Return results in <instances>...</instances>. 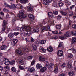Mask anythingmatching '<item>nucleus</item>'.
Instances as JSON below:
<instances>
[{"mask_svg":"<svg viewBox=\"0 0 76 76\" xmlns=\"http://www.w3.org/2000/svg\"><path fill=\"white\" fill-rule=\"evenodd\" d=\"M47 50L49 52H52L53 51V48L51 46H49L47 48Z\"/></svg>","mask_w":76,"mask_h":76,"instance_id":"obj_19","label":"nucleus"},{"mask_svg":"<svg viewBox=\"0 0 76 76\" xmlns=\"http://www.w3.org/2000/svg\"><path fill=\"white\" fill-rule=\"evenodd\" d=\"M19 67L20 69V70H23L25 69L23 66H22L20 65L19 66Z\"/></svg>","mask_w":76,"mask_h":76,"instance_id":"obj_46","label":"nucleus"},{"mask_svg":"<svg viewBox=\"0 0 76 76\" xmlns=\"http://www.w3.org/2000/svg\"><path fill=\"white\" fill-rule=\"evenodd\" d=\"M43 3L45 5H48V3L47 1L46 0H44L43 1Z\"/></svg>","mask_w":76,"mask_h":76,"instance_id":"obj_31","label":"nucleus"},{"mask_svg":"<svg viewBox=\"0 0 76 76\" xmlns=\"http://www.w3.org/2000/svg\"><path fill=\"white\" fill-rule=\"evenodd\" d=\"M56 29H60L61 28V25L60 24L58 25H56Z\"/></svg>","mask_w":76,"mask_h":76,"instance_id":"obj_41","label":"nucleus"},{"mask_svg":"<svg viewBox=\"0 0 76 76\" xmlns=\"http://www.w3.org/2000/svg\"><path fill=\"white\" fill-rule=\"evenodd\" d=\"M17 53L18 55H23V53L22 51L19 50H17Z\"/></svg>","mask_w":76,"mask_h":76,"instance_id":"obj_23","label":"nucleus"},{"mask_svg":"<svg viewBox=\"0 0 76 76\" xmlns=\"http://www.w3.org/2000/svg\"><path fill=\"white\" fill-rule=\"evenodd\" d=\"M60 76H66V74L64 73H62L61 74H60Z\"/></svg>","mask_w":76,"mask_h":76,"instance_id":"obj_64","label":"nucleus"},{"mask_svg":"<svg viewBox=\"0 0 76 76\" xmlns=\"http://www.w3.org/2000/svg\"><path fill=\"white\" fill-rule=\"evenodd\" d=\"M57 55L59 57H62L63 56V51L61 50H59L57 53Z\"/></svg>","mask_w":76,"mask_h":76,"instance_id":"obj_6","label":"nucleus"},{"mask_svg":"<svg viewBox=\"0 0 76 76\" xmlns=\"http://www.w3.org/2000/svg\"><path fill=\"white\" fill-rule=\"evenodd\" d=\"M52 39H58V37L55 36L52 38Z\"/></svg>","mask_w":76,"mask_h":76,"instance_id":"obj_58","label":"nucleus"},{"mask_svg":"<svg viewBox=\"0 0 76 76\" xmlns=\"http://www.w3.org/2000/svg\"><path fill=\"white\" fill-rule=\"evenodd\" d=\"M14 35L16 36L18 35H19V32H14Z\"/></svg>","mask_w":76,"mask_h":76,"instance_id":"obj_62","label":"nucleus"},{"mask_svg":"<svg viewBox=\"0 0 76 76\" xmlns=\"http://www.w3.org/2000/svg\"><path fill=\"white\" fill-rule=\"evenodd\" d=\"M30 30L31 31V32H39V28H31Z\"/></svg>","mask_w":76,"mask_h":76,"instance_id":"obj_7","label":"nucleus"},{"mask_svg":"<svg viewBox=\"0 0 76 76\" xmlns=\"http://www.w3.org/2000/svg\"><path fill=\"white\" fill-rule=\"evenodd\" d=\"M4 70V68L2 66H0V70L2 72V71Z\"/></svg>","mask_w":76,"mask_h":76,"instance_id":"obj_59","label":"nucleus"},{"mask_svg":"<svg viewBox=\"0 0 76 76\" xmlns=\"http://www.w3.org/2000/svg\"><path fill=\"white\" fill-rule=\"evenodd\" d=\"M72 67V65L71 62H68V64L66 66V67H67V68H69V69H70Z\"/></svg>","mask_w":76,"mask_h":76,"instance_id":"obj_22","label":"nucleus"},{"mask_svg":"<svg viewBox=\"0 0 76 76\" xmlns=\"http://www.w3.org/2000/svg\"><path fill=\"white\" fill-rule=\"evenodd\" d=\"M6 27H3L1 30L2 32H5V30H6Z\"/></svg>","mask_w":76,"mask_h":76,"instance_id":"obj_55","label":"nucleus"},{"mask_svg":"<svg viewBox=\"0 0 76 76\" xmlns=\"http://www.w3.org/2000/svg\"><path fill=\"white\" fill-rule=\"evenodd\" d=\"M76 42V37H73L72 39L71 44H75Z\"/></svg>","mask_w":76,"mask_h":76,"instance_id":"obj_12","label":"nucleus"},{"mask_svg":"<svg viewBox=\"0 0 76 76\" xmlns=\"http://www.w3.org/2000/svg\"><path fill=\"white\" fill-rule=\"evenodd\" d=\"M28 17L31 20H34V15L32 14H29L28 15Z\"/></svg>","mask_w":76,"mask_h":76,"instance_id":"obj_18","label":"nucleus"},{"mask_svg":"<svg viewBox=\"0 0 76 76\" xmlns=\"http://www.w3.org/2000/svg\"><path fill=\"white\" fill-rule=\"evenodd\" d=\"M63 47V43L62 42H60L58 47V48H62Z\"/></svg>","mask_w":76,"mask_h":76,"instance_id":"obj_25","label":"nucleus"},{"mask_svg":"<svg viewBox=\"0 0 76 76\" xmlns=\"http://www.w3.org/2000/svg\"><path fill=\"white\" fill-rule=\"evenodd\" d=\"M5 6V7H8L9 8H10L11 9H18L19 8V5L12 4L11 5H8V4L6 3L5 2H4Z\"/></svg>","mask_w":76,"mask_h":76,"instance_id":"obj_1","label":"nucleus"},{"mask_svg":"<svg viewBox=\"0 0 76 76\" xmlns=\"http://www.w3.org/2000/svg\"><path fill=\"white\" fill-rule=\"evenodd\" d=\"M62 18V16L61 15H58L57 17V19L58 20H60L61 19V18Z\"/></svg>","mask_w":76,"mask_h":76,"instance_id":"obj_36","label":"nucleus"},{"mask_svg":"<svg viewBox=\"0 0 76 76\" xmlns=\"http://www.w3.org/2000/svg\"><path fill=\"white\" fill-rule=\"evenodd\" d=\"M65 36V37H69L70 36V32H69V31H67L66 32L65 34H64Z\"/></svg>","mask_w":76,"mask_h":76,"instance_id":"obj_24","label":"nucleus"},{"mask_svg":"<svg viewBox=\"0 0 76 76\" xmlns=\"http://www.w3.org/2000/svg\"><path fill=\"white\" fill-rule=\"evenodd\" d=\"M15 63H16V62L15 60H12L10 61V63L11 65H15Z\"/></svg>","mask_w":76,"mask_h":76,"instance_id":"obj_29","label":"nucleus"},{"mask_svg":"<svg viewBox=\"0 0 76 76\" xmlns=\"http://www.w3.org/2000/svg\"><path fill=\"white\" fill-rule=\"evenodd\" d=\"M27 9L28 11H29V12H32V11H33V7L29 6L27 7Z\"/></svg>","mask_w":76,"mask_h":76,"instance_id":"obj_17","label":"nucleus"},{"mask_svg":"<svg viewBox=\"0 0 76 76\" xmlns=\"http://www.w3.org/2000/svg\"><path fill=\"white\" fill-rule=\"evenodd\" d=\"M40 50H42V51H43V53H45V52H46V49L44 48H41V49H40Z\"/></svg>","mask_w":76,"mask_h":76,"instance_id":"obj_49","label":"nucleus"},{"mask_svg":"<svg viewBox=\"0 0 76 76\" xmlns=\"http://www.w3.org/2000/svg\"><path fill=\"white\" fill-rule=\"evenodd\" d=\"M5 70L7 72V71H10V68H9V67L7 66H5Z\"/></svg>","mask_w":76,"mask_h":76,"instance_id":"obj_45","label":"nucleus"},{"mask_svg":"<svg viewBox=\"0 0 76 76\" xmlns=\"http://www.w3.org/2000/svg\"><path fill=\"white\" fill-rule=\"evenodd\" d=\"M58 67H56L54 70V72L56 73H57V72H58Z\"/></svg>","mask_w":76,"mask_h":76,"instance_id":"obj_43","label":"nucleus"},{"mask_svg":"<svg viewBox=\"0 0 76 76\" xmlns=\"http://www.w3.org/2000/svg\"><path fill=\"white\" fill-rule=\"evenodd\" d=\"M31 50V48H27L23 49V51L24 53L23 54H26V52H28Z\"/></svg>","mask_w":76,"mask_h":76,"instance_id":"obj_11","label":"nucleus"},{"mask_svg":"<svg viewBox=\"0 0 76 76\" xmlns=\"http://www.w3.org/2000/svg\"><path fill=\"white\" fill-rule=\"evenodd\" d=\"M1 72L3 74H4V75H6V74L8 73V72H7V71L4 69L1 71Z\"/></svg>","mask_w":76,"mask_h":76,"instance_id":"obj_35","label":"nucleus"},{"mask_svg":"<svg viewBox=\"0 0 76 76\" xmlns=\"http://www.w3.org/2000/svg\"><path fill=\"white\" fill-rule=\"evenodd\" d=\"M19 63L21 65H23L24 64V61L23 60H20Z\"/></svg>","mask_w":76,"mask_h":76,"instance_id":"obj_38","label":"nucleus"},{"mask_svg":"<svg viewBox=\"0 0 76 76\" xmlns=\"http://www.w3.org/2000/svg\"><path fill=\"white\" fill-rule=\"evenodd\" d=\"M13 42H12L11 43V45L12 46H15L17 42H18V40L16 39H14L12 40Z\"/></svg>","mask_w":76,"mask_h":76,"instance_id":"obj_8","label":"nucleus"},{"mask_svg":"<svg viewBox=\"0 0 76 76\" xmlns=\"http://www.w3.org/2000/svg\"><path fill=\"white\" fill-rule=\"evenodd\" d=\"M47 23V22L45 20H43L42 23H41L39 24V26L40 27H42L43 26V25H45Z\"/></svg>","mask_w":76,"mask_h":76,"instance_id":"obj_13","label":"nucleus"},{"mask_svg":"<svg viewBox=\"0 0 76 76\" xmlns=\"http://www.w3.org/2000/svg\"><path fill=\"white\" fill-rule=\"evenodd\" d=\"M18 16L19 18H20V19H23V18H26L27 17V16L24 14L23 15L18 14Z\"/></svg>","mask_w":76,"mask_h":76,"instance_id":"obj_9","label":"nucleus"},{"mask_svg":"<svg viewBox=\"0 0 76 76\" xmlns=\"http://www.w3.org/2000/svg\"><path fill=\"white\" fill-rule=\"evenodd\" d=\"M32 47L33 49L34 50H36L37 49V46L35 45V44H33L32 45Z\"/></svg>","mask_w":76,"mask_h":76,"instance_id":"obj_32","label":"nucleus"},{"mask_svg":"<svg viewBox=\"0 0 76 76\" xmlns=\"http://www.w3.org/2000/svg\"><path fill=\"white\" fill-rule=\"evenodd\" d=\"M36 68L37 69H39L41 67H42V66L39 64H37L36 65Z\"/></svg>","mask_w":76,"mask_h":76,"instance_id":"obj_21","label":"nucleus"},{"mask_svg":"<svg viewBox=\"0 0 76 76\" xmlns=\"http://www.w3.org/2000/svg\"><path fill=\"white\" fill-rule=\"evenodd\" d=\"M3 61L4 63L6 66H8V65H9V63H10V61L8 59L6 58H5L4 60Z\"/></svg>","mask_w":76,"mask_h":76,"instance_id":"obj_5","label":"nucleus"},{"mask_svg":"<svg viewBox=\"0 0 76 76\" xmlns=\"http://www.w3.org/2000/svg\"><path fill=\"white\" fill-rule=\"evenodd\" d=\"M11 70H12V71L13 72H16V68L14 67H12L11 68Z\"/></svg>","mask_w":76,"mask_h":76,"instance_id":"obj_37","label":"nucleus"},{"mask_svg":"<svg viewBox=\"0 0 76 76\" xmlns=\"http://www.w3.org/2000/svg\"><path fill=\"white\" fill-rule=\"evenodd\" d=\"M64 28L63 29V30H62V31H64V30H68L69 29V28H70V27L68 25L66 26H64Z\"/></svg>","mask_w":76,"mask_h":76,"instance_id":"obj_26","label":"nucleus"},{"mask_svg":"<svg viewBox=\"0 0 76 76\" xmlns=\"http://www.w3.org/2000/svg\"><path fill=\"white\" fill-rule=\"evenodd\" d=\"M40 42L41 44H44L46 42V40H42L40 41Z\"/></svg>","mask_w":76,"mask_h":76,"instance_id":"obj_34","label":"nucleus"},{"mask_svg":"<svg viewBox=\"0 0 76 76\" xmlns=\"http://www.w3.org/2000/svg\"><path fill=\"white\" fill-rule=\"evenodd\" d=\"M7 45H3L0 47L1 50H5L7 48Z\"/></svg>","mask_w":76,"mask_h":76,"instance_id":"obj_10","label":"nucleus"},{"mask_svg":"<svg viewBox=\"0 0 76 76\" xmlns=\"http://www.w3.org/2000/svg\"><path fill=\"white\" fill-rule=\"evenodd\" d=\"M35 41V39H34L32 37H31V38L30 41L31 42H33L34 41Z\"/></svg>","mask_w":76,"mask_h":76,"instance_id":"obj_57","label":"nucleus"},{"mask_svg":"<svg viewBox=\"0 0 76 76\" xmlns=\"http://www.w3.org/2000/svg\"><path fill=\"white\" fill-rule=\"evenodd\" d=\"M28 70L29 72H32L33 73H34L35 72V68L34 67L29 68L28 69Z\"/></svg>","mask_w":76,"mask_h":76,"instance_id":"obj_15","label":"nucleus"},{"mask_svg":"<svg viewBox=\"0 0 76 76\" xmlns=\"http://www.w3.org/2000/svg\"><path fill=\"white\" fill-rule=\"evenodd\" d=\"M49 17H51V18H55L56 16L54 15H53V14L52 13V14L51 15H50Z\"/></svg>","mask_w":76,"mask_h":76,"instance_id":"obj_56","label":"nucleus"},{"mask_svg":"<svg viewBox=\"0 0 76 76\" xmlns=\"http://www.w3.org/2000/svg\"><path fill=\"white\" fill-rule=\"evenodd\" d=\"M68 57L69 58H72L73 57V55L71 54L69 55L68 56Z\"/></svg>","mask_w":76,"mask_h":76,"instance_id":"obj_63","label":"nucleus"},{"mask_svg":"<svg viewBox=\"0 0 76 76\" xmlns=\"http://www.w3.org/2000/svg\"><path fill=\"white\" fill-rule=\"evenodd\" d=\"M3 10L4 12L5 13H7L9 12V10H7V9H6L5 8L3 9Z\"/></svg>","mask_w":76,"mask_h":76,"instance_id":"obj_44","label":"nucleus"},{"mask_svg":"<svg viewBox=\"0 0 76 76\" xmlns=\"http://www.w3.org/2000/svg\"><path fill=\"white\" fill-rule=\"evenodd\" d=\"M47 29H48V31H51V29H50V26L49 25L47 26H43L42 28V31H47Z\"/></svg>","mask_w":76,"mask_h":76,"instance_id":"obj_4","label":"nucleus"},{"mask_svg":"<svg viewBox=\"0 0 76 76\" xmlns=\"http://www.w3.org/2000/svg\"><path fill=\"white\" fill-rule=\"evenodd\" d=\"M16 20L15 19V17H13L12 19V22H14L15 21H16Z\"/></svg>","mask_w":76,"mask_h":76,"instance_id":"obj_61","label":"nucleus"},{"mask_svg":"<svg viewBox=\"0 0 76 76\" xmlns=\"http://www.w3.org/2000/svg\"><path fill=\"white\" fill-rule=\"evenodd\" d=\"M61 13L62 14L63 16H66V15H67V13L63 11H61Z\"/></svg>","mask_w":76,"mask_h":76,"instance_id":"obj_33","label":"nucleus"},{"mask_svg":"<svg viewBox=\"0 0 76 76\" xmlns=\"http://www.w3.org/2000/svg\"><path fill=\"white\" fill-rule=\"evenodd\" d=\"M75 5H72L70 7V8L71 10H72V9H73L74 7H75Z\"/></svg>","mask_w":76,"mask_h":76,"instance_id":"obj_54","label":"nucleus"},{"mask_svg":"<svg viewBox=\"0 0 76 76\" xmlns=\"http://www.w3.org/2000/svg\"><path fill=\"white\" fill-rule=\"evenodd\" d=\"M64 4L63 3L61 2H59L58 3V5H59V7H62Z\"/></svg>","mask_w":76,"mask_h":76,"instance_id":"obj_40","label":"nucleus"},{"mask_svg":"<svg viewBox=\"0 0 76 76\" xmlns=\"http://www.w3.org/2000/svg\"><path fill=\"white\" fill-rule=\"evenodd\" d=\"M32 58H33V56L31 55L29 56H28V57H26L25 58L27 60V59H29V60H32Z\"/></svg>","mask_w":76,"mask_h":76,"instance_id":"obj_30","label":"nucleus"},{"mask_svg":"<svg viewBox=\"0 0 76 76\" xmlns=\"http://www.w3.org/2000/svg\"><path fill=\"white\" fill-rule=\"evenodd\" d=\"M64 3H67V4L68 5H70V2H69V1L67 0H65L64 1Z\"/></svg>","mask_w":76,"mask_h":76,"instance_id":"obj_42","label":"nucleus"},{"mask_svg":"<svg viewBox=\"0 0 76 76\" xmlns=\"http://www.w3.org/2000/svg\"><path fill=\"white\" fill-rule=\"evenodd\" d=\"M27 35H29V33L28 31H26L24 34V37H26L27 36Z\"/></svg>","mask_w":76,"mask_h":76,"instance_id":"obj_47","label":"nucleus"},{"mask_svg":"<svg viewBox=\"0 0 76 76\" xmlns=\"http://www.w3.org/2000/svg\"><path fill=\"white\" fill-rule=\"evenodd\" d=\"M46 66L49 69H51L52 68H53L54 64L53 63H50L49 64L48 62H46Z\"/></svg>","mask_w":76,"mask_h":76,"instance_id":"obj_3","label":"nucleus"},{"mask_svg":"<svg viewBox=\"0 0 76 76\" xmlns=\"http://www.w3.org/2000/svg\"><path fill=\"white\" fill-rule=\"evenodd\" d=\"M2 26L3 27L7 28V21L5 20L4 21H3Z\"/></svg>","mask_w":76,"mask_h":76,"instance_id":"obj_14","label":"nucleus"},{"mask_svg":"<svg viewBox=\"0 0 76 76\" xmlns=\"http://www.w3.org/2000/svg\"><path fill=\"white\" fill-rule=\"evenodd\" d=\"M28 0H23L22 1V2H21L20 3H26V2H28Z\"/></svg>","mask_w":76,"mask_h":76,"instance_id":"obj_52","label":"nucleus"},{"mask_svg":"<svg viewBox=\"0 0 76 76\" xmlns=\"http://www.w3.org/2000/svg\"><path fill=\"white\" fill-rule=\"evenodd\" d=\"M69 16H72L73 15V11H70L69 13Z\"/></svg>","mask_w":76,"mask_h":76,"instance_id":"obj_53","label":"nucleus"},{"mask_svg":"<svg viewBox=\"0 0 76 76\" xmlns=\"http://www.w3.org/2000/svg\"><path fill=\"white\" fill-rule=\"evenodd\" d=\"M39 60L42 62H44L45 60V58L40 56L39 57Z\"/></svg>","mask_w":76,"mask_h":76,"instance_id":"obj_16","label":"nucleus"},{"mask_svg":"<svg viewBox=\"0 0 76 76\" xmlns=\"http://www.w3.org/2000/svg\"><path fill=\"white\" fill-rule=\"evenodd\" d=\"M68 74L70 76H73L74 75V72L72 71H71L69 72L68 73Z\"/></svg>","mask_w":76,"mask_h":76,"instance_id":"obj_28","label":"nucleus"},{"mask_svg":"<svg viewBox=\"0 0 76 76\" xmlns=\"http://www.w3.org/2000/svg\"><path fill=\"white\" fill-rule=\"evenodd\" d=\"M72 27L73 28H74V29L76 28V25L75 24H73L72 26Z\"/></svg>","mask_w":76,"mask_h":76,"instance_id":"obj_60","label":"nucleus"},{"mask_svg":"<svg viewBox=\"0 0 76 76\" xmlns=\"http://www.w3.org/2000/svg\"><path fill=\"white\" fill-rule=\"evenodd\" d=\"M25 29L28 31H31V27L26 26H25L24 27H21L20 28V30L21 32H23V31H24Z\"/></svg>","mask_w":76,"mask_h":76,"instance_id":"obj_2","label":"nucleus"},{"mask_svg":"<svg viewBox=\"0 0 76 76\" xmlns=\"http://www.w3.org/2000/svg\"><path fill=\"white\" fill-rule=\"evenodd\" d=\"M72 35H74L75 36H76V31H73L71 32Z\"/></svg>","mask_w":76,"mask_h":76,"instance_id":"obj_48","label":"nucleus"},{"mask_svg":"<svg viewBox=\"0 0 76 76\" xmlns=\"http://www.w3.org/2000/svg\"><path fill=\"white\" fill-rule=\"evenodd\" d=\"M53 13L54 14L55 16H56L58 15V12L57 11H54L53 12Z\"/></svg>","mask_w":76,"mask_h":76,"instance_id":"obj_39","label":"nucleus"},{"mask_svg":"<svg viewBox=\"0 0 76 76\" xmlns=\"http://www.w3.org/2000/svg\"><path fill=\"white\" fill-rule=\"evenodd\" d=\"M52 6L53 7H57V4L56 3H54L53 4H52Z\"/></svg>","mask_w":76,"mask_h":76,"instance_id":"obj_51","label":"nucleus"},{"mask_svg":"<svg viewBox=\"0 0 76 76\" xmlns=\"http://www.w3.org/2000/svg\"><path fill=\"white\" fill-rule=\"evenodd\" d=\"M8 37L9 38H12L13 37V36H14V35L13 33L11 32L10 33H9L8 35Z\"/></svg>","mask_w":76,"mask_h":76,"instance_id":"obj_20","label":"nucleus"},{"mask_svg":"<svg viewBox=\"0 0 76 76\" xmlns=\"http://www.w3.org/2000/svg\"><path fill=\"white\" fill-rule=\"evenodd\" d=\"M47 69V67H44L40 69V71L42 72H45Z\"/></svg>","mask_w":76,"mask_h":76,"instance_id":"obj_27","label":"nucleus"},{"mask_svg":"<svg viewBox=\"0 0 76 76\" xmlns=\"http://www.w3.org/2000/svg\"><path fill=\"white\" fill-rule=\"evenodd\" d=\"M69 25L71 26V25H72V24H73V22L72 21L70 20H69Z\"/></svg>","mask_w":76,"mask_h":76,"instance_id":"obj_50","label":"nucleus"}]
</instances>
